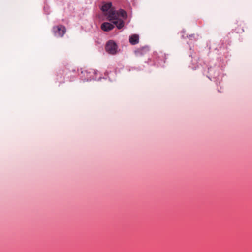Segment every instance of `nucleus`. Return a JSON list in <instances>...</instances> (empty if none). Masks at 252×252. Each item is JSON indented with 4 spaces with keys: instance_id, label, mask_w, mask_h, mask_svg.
<instances>
[{
    "instance_id": "f03ea898",
    "label": "nucleus",
    "mask_w": 252,
    "mask_h": 252,
    "mask_svg": "<svg viewBox=\"0 0 252 252\" xmlns=\"http://www.w3.org/2000/svg\"><path fill=\"white\" fill-rule=\"evenodd\" d=\"M53 31L55 36L63 37L66 32V28L63 25L56 26L53 27Z\"/></svg>"
},
{
    "instance_id": "7ed1b4c3",
    "label": "nucleus",
    "mask_w": 252,
    "mask_h": 252,
    "mask_svg": "<svg viewBox=\"0 0 252 252\" xmlns=\"http://www.w3.org/2000/svg\"><path fill=\"white\" fill-rule=\"evenodd\" d=\"M105 49L109 53L114 54L117 52V46L115 42L110 40L107 43Z\"/></svg>"
},
{
    "instance_id": "20e7f679",
    "label": "nucleus",
    "mask_w": 252,
    "mask_h": 252,
    "mask_svg": "<svg viewBox=\"0 0 252 252\" xmlns=\"http://www.w3.org/2000/svg\"><path fill=\"white\" fill-rule=\"evenodd\" d=\"M114 24H111L109 22H104L101 24V29L105 32H108L112 30L114 28Z\"/></svg>"
},
{
    "instance_id": "39448f33",
    "label": "nucleus",
    "mask_w": 252,
    "mask_h": 252,
    "mask_svg": "<svg viewBox=\"0 0 252 252\" xmlns=\"http://www.w3.org/2000/svg\"><path fill=\"white\" fill-rule=\"evenodd\" d=\"M148 51L149 49L148 47H143L136 50L135 51V54L137 57L141 56L146 54Z\"/></svg>"
},
{
    "instance_id": "423d86ee",
    "label": "nucleus",
    "mask_w": 252,
    "mask_h": 252,
    "mask_svg": "<svg viewBox=\"0 0 252 252\" xmlns=\"http://www.w3.org/2000/svg\"><path fill=\"white\" fill-rule=\"evenodd\" d=\"M139 35L132 34L129 37V42L132 45H135L139 43Z\"/></svg>"
},
{
    "instance_id": "f257e3e1",
    "label": "nucleus",
    "mask_w": 252,
    "mask_h": 252,
    "mask_svg": "<svg viewBox=\"0 0 252 252\" xmlns=\"http://www.w3.org/2000/svg\"><path fill=\"white\" fill-rule=\"evenodd\" d=\"M101 9L107 16V20L114 23L118 29H122L124 26V20L127 18L126 11L123 9L116 10L111 2L104 3Z\"/></svg>"
}]
</instances>
